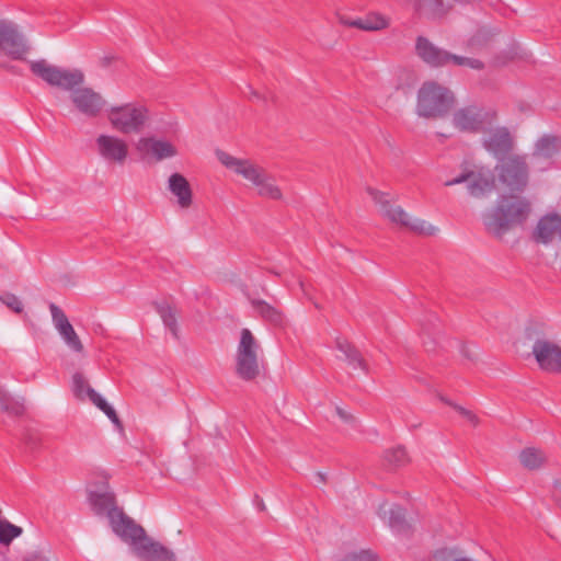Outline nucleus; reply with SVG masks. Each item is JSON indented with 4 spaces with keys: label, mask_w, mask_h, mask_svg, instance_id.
<instances>
[{
    "label": "nucleus",
    "mask_w": 561,
    "mask_h": 561,
    "mask_svg": "<svg viewBox=\"0 0 561 561\" xmlns=\"http://www.w3.org/2000/svg\"><path fill=\"white\" fill-rule=\"evenodd\" d=\"M31 71L51 87L70 91L76 108L87 117H95L103 110L105 100L91 88H80L84 76L79 69H64L48 64L45 59L30 62Z\"/></svg>",
    "instance_id": "nucleus-1"
},
{
    "label": "nucleus",
    "mask_w": 561,
    "mask_h": 561,
    "mask_svg": "<svg viewBox=\"0 0 561 561\" xmlns=\"http://www.w3.org/2000/svg\"><path fill=\"white\" fill-rule=\"evenodd\" d=\"M530 210V203L525 197L503 194L496 205L482 215V221L489 233L502 238L513 227L524 225Z\"/></svg>",
    "instance_id": "nucleus-2"
},
{
    "label": "nucleus",
    "mask_w": 561,
    "mask_h": 561,
    "mask_svg": "<svg viewBox=\"0 0 561 561\" xmlns=\"http://www.w3.org/2000/svg\"><path fill=\"white\" fill-rule=\"evenodd\" d=\"M217 158L225 167L251 182L256 187L260 196L270 199L282 198L280 188L276 185L275 180L262 168L249 160L238 159L220 150L217 151Z\"/></svg>",
    "instance_id": "nucleus-3"
},
{
    "label": "nucleus",
    "mask_w": 561,
    "mask_h": 561,
    "mask_svg": "<svg viewBox=\"0 0 561 561\" xmlns=\"http://www.w3.org/2000/svg\"><path fill=\"white\" fill-rule=\"evenodd\" d=\"M128 543L142 561H175V556L158 541L146 535L145 529L134 520L117 535Z\"/></svg>",
    "instance_id": "nucleus-4"
},
{
    "label": "nucleus",
    "mask_w": 561,
    "mask_h": 561,
    "mask_svg": "<svg viewBox=\"0 0 561 561\" xmlns=\"http://www.w3.org/2000/svg\"><path fill=\"white\" fill-rule=\"evenodd\" d=\"M453 103L454 95L447 88L427 81L419 89L415 111L420 117H442L447 114Z\"/></svg>",
    "instance_id": "nucleus-5"
},
{
    "label": "nucleus",
    "mask_w": 561,
    "mask_h": 561,
    "mask_svg": "<svg viewBox=\"0 0 561 561\" xmlns=\"http://www.w3.org/2000/svg\"><path fill=\"white\" fill-rule=\"evenodd\" d=\"M367 193L379 207L380 214L391 222L423 236H433L438 231L432 224L420 218H411L400 206L392 205L388 194L371 187L367 188Z\"/></svg>",
    "instance_id": "nucleus-6"
},
{
    "label": "nucleus",
    "mask_w": 561,
    "mask_h": 561,
    "mask_svg": "<svg viewBox=\"0 0 561 561\" xmlns=\"http://www.w3.org/2000/svg\"><path fill=\"white\" fill-rule=\"evenodd\" d=\"M261 346L252 332L244 328L236 351V373L242 380L251 381L260 374L259 355Z\"/></svg>",
    "instance_id": "nucleus-7"
},
{
    "label": "nucleus",
    "mask_w": 561,
    "mask_h": 561,
    "mask_svg": "<svg viewBox=\"0 0 561 561\" xmlns=\"http://www.w3.org/2000/svg\"><path fill=\"white\" fill-rule=\"evenodd\" d=\"M415 51L423 62L433 68L444 67L450 64L455 66L469 67L472 69H481L483 67L482 61L454 55L445 49L437 47L424 36H419L416 38Z\"/></svg>",
    "instance_id": "nucleus-8"
},
{
    "label": "nucleus",
    "mask_w": 561,
    "mask_h": 561,
    "mask_svg": "<svg viewBox=\"0 0 561 561\" xmlns=\"http://www.w3.org/2000/svg\"><path fill=\"white\" fill-rule=\"evenodd\" d=\"M89 502L95 515L107 517L111 528L116 536L133 522L130 517L118 508L115 494L110 490L108 485H104L99 491H91Z\"/></svg>",
    "instance_id": "nucleus-9"
},
{
    "label": "nucleus",
    "mask_w": 561,
    "mask_h": 561,
    "mask_svg": "<svg viewBox=\"0 0 561 561\" xmlns=\"http://www.w3.org/2000/svg\"><path fill=\"white\" fill-rule=\"evenodd\" d=\"M106 112L112 127L122 134L139 133L149 117L148 108L139 103L111 106Z\"/></svg>",
    "instance_id": "nucleus-10"
},
{
    "label": "nucleus",
    "mask_w": 561,
    "mask_h": 561,
    "mask_svg": "<svg viewBox=\"0 0 561 561\" xmlns=\"http://www.w3.org/2000/svg\"><path fill=\"white\" fill-rule=\"evenodd\" d=\"M499 181L510 191H523L528 183L529 168L526 156L510 154L495 165Z\"/></svg>",
    "instance_id": "nucleus-11"
},
{
    "label": "nucleus",
    "mask_w": 561,
    "mask_h": 561,
    "mask_svg": "<svg viewBox=\"0 0 561 561\" xmlns=\"http://www.w3.org/2000/svg\"><path fill=\"white\" fill-rule=\"evenodd\" d=\"M461 183H467L468 193L474 198L489 196L495 188L493 172L483 167L462 171L458 176L447 180L445 186H454Z\"/></svg>",
    "instance_id": "nucleus-12"
},
{
    "label": "nucleus",
    "mask_w": 561,
    "mask_h": 561,
    "mask_svg": "<svg viewBox=\"0 0 561 561\" xmlns=\"http://www.w3.org/2000/svg\"><path fill=\"white\" fill-rule=\"evenodd\" d=\"M30 47L18 26L8 21H0V50L15 60L25 58Z\"/></svg>",
    "instance_id": "nucleus-13"
},
{
    "label": "nucleus",
    "mask_w": 561,
    "mask_h": 561,
    "mask_svg": "<svg viewBox=\"0 0 561 561\" xmlns=\"http://www.w3.org/2000/svg\"><path fill=\"white\" fill-rule=\"evenodd\" d=\"M531 353L540 369L561 373V347L557 343L539 337L534 342Z\"/></svg>",
    "instance_id": "nucleus-14"
},
{
    "label": "nucleus",
    "mask_w": 561,
    "mask_h": 561,
    "mask_svg": "<svg viewBox=\"0 0 561 561\" xmlns=\"http://www.w3.org/2000/svg\"><path fill=\"white\" fill-rule=\"evenodd\" d=\"M100 157L108 163L124 164L128 157L127 142L116 136L102 134L95 139Z\"/></svg>",
    "instance_id": "nucleus-15"
},
{
    "label": "nucleus",
    "mask_w": 561,
    "mask_h": 561,
    "mask_svg": "<svg viewBox=\"0 0 561 561\" xmlns=\"http://www.w3.org/2000/svg\"><path fill=\"white\" fill-rule=\"evenodd\" d=\"M53 324L67 347L75 353L83 352V344L69 322L66 313L54 302L49 304Z\"/></svg>",
    "instance_id": "nucleus-16"
},
{
    "label": "nucleus",
    "mask_w": 561,
    "mask_h": 561,
    "mask_svg": "<svg viewBox=\"0 0 561 561\" xmlns=\"http://www.w3.org/2000/svg\"><path fill=\"white\" fill-rule=\"evenodd\" d=\"M485 112L477 106H466L453 115V125L460 131L479 133L485 123Z\"/></svg>",
    "instance_id": "nucleus-17"
},
{
    "label": "nucleus",
    "mask_w": 561,
    "mask_h": 561,
    "mask_svg": "<svg viewBox=\"0 0 561 561\" xmlns=\"http://www.w3.org/2000/svg\"><path fill=\"white\" fill-rule=\"evenodd\" d=\"M483 146L497 160L507 157L514 146V139L506 127L491 129L483 139Z\"/></svg>",
    "instance_id": "nucleus-18"
},
{
    "label": "nucleus",
    "mask_w": 561,
    "mask_h": 561,
    "mask_svg": "<svg viewBox=\"0 0 561 561\" xmlns=\"http://www.w3.org/2000/svg\"><path fill=\"white\" fill-rule=\"evenodd\" d=\"M378 516L388 524L391 530L398 535H405L409 531V524L405 520L404 510L388 502H382L378 507Z\"/></svg>",
    "instance_id": "nucleus-19"
},
{
    "label": "nucleus",
    "mask_w": 561,
    "mask_h": 561,
    "mask_svg": "<svg viewBox=\"0 0 561 561\" xmlns=\"http://www.w3.org/2000/svg\"><path fill=\"white\" fill-rule=\"evenodd\" d=\"M136 148L140 153L151 154L158 161L172 158L178 153L175 147L170 141L153 137L139 138Z\"/></svg>",
    "instance_id": "nucleus-20"
},
{
    "label": "nucleus",
    "mask_w": 561,
    "mask_h": 561,
    "mask_svg": "<svg viewBox=\"0 0 561 561\" xmlns=\"http://www.w3.org/2000/svg\"><path fill=\"white\" fill-rule=\"evenodd\" d=\"M169 192L176 198V204L180 208L187 209L193 204V191L186 180L181 173H172L167 183Z\"/></svg>",
    "instance_id": "nucleus-21"
},
{
    "label": "nucleus",
    "mask_w": 561,
    "mask_h": 561,
    "mask_svg": "<svg viewBox=\"0 0 561 561\" xmlns=\"http://www.w3.org/2000/svg\"><path fill=\"white\" fill-rule=\"evenodd\" d=\"M556 232L561 237V217L558 215H547L538 221L535 239L547 244L552 240Z\"/></svg>",
    "instance_id": "nucleus-22"
},
{
    "label": "nucleus",
    "mask_w": 561,
    "mask_h": 561,
    "mask_svg": "<svg viewBox=\"0 0 561 561\" xmlns=\"http://www.w3.org/2000/svg\"><path fill=\"white\" fill-rule=\"evenodd\" d=\"M336 348L342 354L339 358L346 362L353 370L368 373L367 364L362 354L352 344L345 340H336Z\"/></svg>",
    "instance_id": "nucleus-23"
},
{
    "label": "nucleus",
    "mask_w": 561,
    "mask_h": 561,
    "mask_svg": "<svg viewBox=\"0 0 561 561\" xmlns=\"http://www.w3.org/2000/svg\"><path fill=\"white\" fill-rule=\"evenodd\" d=\"M250 304L253 311L263 320L277 327H283L285 324V316L275 306L270 305L265 300L255 298H251Z\"/></svg>",
    "instance_id": "nucleus-24"
},
{
    "label": "nucleus",
    "mask_w": 561,
    "mask_h": 561,
    "mask_svg": "<svg viewBox=\"0 0 561 561\" xmlns=\"http://www.w3.org/2000/svg\"><path fill=\"white\" fill-rule=\"evenodd\" d=\"M561 148V140L552 135H543L536 144L533 157L536 159H551Z\"/></svg>",
    "instance_id": "nucleus-25"
},
{
    "label": "nucleus",
    "mask_w": 561,
    "mask_h": 561,
    "mask_svg": "<svg viewBox=\"0 0 561 561\" xmlns=\"http://www.w3.org/2000/svg\"><path fill=\"white\" fill-rule=\"evenodd\" d=\"M156 310L161 317L163 324L168 328L171 334L179 337V327L176 321L175 310L167 302L156 304Z\"/></svg>",
    "instance_id": "nucleus-26"
},
{
    "label": "nucleus",
    "mask_w": 561,
    "mask_h": 561,
    "mask_svg": "<svg viewBox=\"0 0 561 561\" xmlns=\"http://www.w3.org/2000/svg\"><path fill=\"white\" fill-rule=\"evenodd\" d=\"M519 460L525 468L535 470L543 465L546 456L542 450L529 447L520 451Z\"/></svg>",
    "instance_id": "nucleus-27"
},
{
    "label": "nucleus",
    "mask_w": 561,
    "mask_h": 561,
    "mask_svg": "<svg viewBox=\"0 0 561 561\" xmlns=\"http://www.w3.org/2000/svg\"><path fill=\"white\" fill-rule=\"evenodd\" d=\"M417 5L419 11L431 19L442 18L446 13L442 0H419Z\"/></svg>",
    "instance_id": "nucleus-28"
},
{
    "label": "nucleus",
    "mask_w": 561,
    "mask_h": 561,
    "mask_svg": "<svg viewBox=\"0 0 561 561\" xmlns=\"http://www.w3.org/2000/svg\"><path fill=\"white\" fill-rule=\"evenodd\" d=\"M23 533L22 527L10 523L8 519L0 518V543L9 546L15 538Z\"/></svg>",
    "instance_id": "nucleus-29"
},
{
    "label": "nucleus",
    "mask_w": 561,
    "mask_h": 561,
    "mask_svg": "<svg viewBox=\"0 0 561 561\" xmlns=\"http://www.w3.org/2000/svg\"><path fill=\"white\" fill-rule=\"evenodd\" d=\"M383 459L387 465L393 468L402 467L409 462L407 450L402 446L387 449Z\"/></svg>",
    "instance_id": "nucleus-30"
},
{
    "label": "nucleus",
    "mask_w": 561,
    "mask_h": 561,
    "mask_svg": "<svg viewBox=\"0 0 561 561\" xmlns=\"http://www.w3.org/2000/svg\"><path fill=\"white\" fill-rule=\"evenodd\" d=\"M350 25L365 31H378L387 26V21L381 16H368L354 20Z\"/></svg>",
    "instance_id": "nucleus-31"
},
{
    "label": "nucleus",
    "mask_w": 561,
    "mask_h": 561,
    "mask_svg": "<svg viewBox=\"0 0 561 561\" xmlns=\"http://www.w3.org/2000/svg\"><path fill=\"white\" fill-rule=\"evenodd\" d=\"M92 388L81 373H75L71 379V390L79 400L88 398V389Z\"/></svg>",
    "instance_id": "nucleus-32"
},
{
    "label": "nucleus",
    "mask_w": 561,
    "mask_h": 561,
    "mask_svg": "<svg viewBox=\"0 0 561 561\" xmlns=\"http://www.w3.org/2000/svg\"><path fill=\"white\" fill-rule=\"evenodd\" d=\"M0 301L16 313H21L23 311L22 301L12 293L7 291L0 294Z\"/></svg>",
    "instance_id": "nucleus-33"
},
{
    "label": "nucleus",
    "mask_w": 561,
    "mask_h": 561,
    "mask_svg": "<svg viewBox=\"0 0 561 561\" xmlns=\"http://www.w3.org/2000/svg\"><path fill=\"white\" fill-rule=\"evenodd\" d=\"M342 561H378V557L370 550H360L359 552L347 554Z\"/></svg>",
    "instance_id": "nucleus-34"
},
{
    "label": "nucleus",
    "mask_w": 561,
    "mask_h": 561,
    "mask_svg": "<svg viewBox=\"0 0 561 561\" xmlns=\"http://www.w3.org/2000/svg\"><path fill=\"white\" fill-rule=\"evenodd\" d=\"M456 551L449 548H442L434 552L431 561H455Z\"/></svg>",
    "instance_id": "nucleus-35"
},
{
    "label": "nucleus",
    "mask_w": 561,
    "mask_h": 561,
    "mask_svg": "<svg viewBox=\"0 0 561 561\" xmlns=\"http://www.w3.org/2000/svg\"><path fill=\"white\" fill-rule=\"evenodd\" d=\"M88 399L98 408L106 402V400L93 388L88 389Z\"/></svg>",
    "instance_id": "nucleus-36"
},
{
    "label": "nucleus",
    "mask_w": 561,
    "mask_h": 561,
    "mask_svg": "<svg viewBox=\"0 0 561 561\" xmlns=\"http://www.w3.org/2000/svg\"><path fill=\"white\" fill-rule=\"evenodd\" d=\"M551 496L556 505L561 508V481L557 480L553 483Z\"/></svg>",
    "instance_id": "nucleus-37"
},
{
    "label": "nucleus",
    "mask_w": 561,
    "mask_h": 561,
    "mask_svg": "<svg viewBox=\"0 0 561 561\" xmlns=\"http://www.w3.org/2000/svg\"><path fill=\"white\" fill-rule=\"evenodd\" d=\"M456 409L471 424H473V425L478 424V417H477V415L473 412H471L470 410H467V409H465L462 407H456Z\"/></svg>",
    "instance_id": "nucleus-38"
},
{
    "label": "nucleus",
    "mask_w": 561,
    "mask_h": 561,
    "mask_svg": "<svg viewBox=\"0 0 561 561\" xmlns=\"http://www.w3.org/2000/svg\"><path fill=\"white\" fill-rule=\"evenodd\" d=\"M335 411H336V414L340 416V419L343 420L344 422L350 423V424L355 423V417L351 413L345 411L344 409L336 407Z\"/></svg>",
    "instance_id": "nucleus-39"
},
{
    "label": "nucleus",
    "mask_w": 561,
    "mask_h": 561,
    "mask_svg": "<svg viewBox=\"0 0 561 561\" xmlns=\"http://www.w3.org/2000/svg\"><path fill=\"white\" fill-rule=\"evenodd\" d=\"M103 413L116 425V426H122L121 424V421L116 414V411L114 410V408L112 405H108V408L103 411Z\"/></svg>",
    "instance_id": "nucleus-40"
},
{
    "label": "nucleus",
    "mask_w": 561,
    "mask_h": 561,
    "mask_svg": "<svg viewBox=\"0 0 561 561\" xmlns=\"http://www.w3.org/2000/svg\"><path fill=\"white\" fill-rule=\"evenodd\" d=\"M11 409V400L9 394L0 392V410L10 411Z\"/></svg>",
    "instance_id": "nucleus-41"
},
{
    "label": "nucleus",
    "mask_w": 561,
    "mask_h": 561,
    "mask_svg": "<svg viewBox=\"0 0 561 561\" xmlns=\"http://www.w3.org/2000/svg\"><path fill=\"white\" fill-rule=\"evenodd\" d=\"M30 561H53L43 551H33L30 553Z\"/></svg>",
    "instance_id": "nucleus-42"
},
{
    "label": "nucleus",
    "mask_w": 561,
    "mask_h": 561,
    "mask_svg": "<svg viewBox=\"0 0 561 561\" xmlns=\"http://www.w3.org/2000/svg\"><path fill=\"white\" fill-rule=\"evenodd\" d=\"M460 352L462 353L463 356H466L470 359L472 358L471 352L467 345H461Z\"/></svg>",
    "instance_id": "nucleus-43"
},
{
    "label": "nucleus",
    "mask_w": 561,
    "mask_h": 561,
    "mask_svg": "<svg viewBox=\"0 0 561 561\" xmlns=\"http://www.w3.org/2000/svg\"><path fill=\"white\" fill-rule=\"evenodd\" d=\"M249 91H250V99L251 100H260L261 99V95L254 91L251 87H249Z\"/></svg>",
    "instance_id": "nucleus-44"
},
{
    "label": "nucleus",
    "mask_w": 561,
    "mask_h": 561,
    "mask_svg": "<svg viewBox=\"0 0 561 561\" xmlns=\"http://www.w3.org/2000/svg\"><path fill=\"white\" fill-rule=\"evenodd\" d=\"M108 405H110V404H108V403H107V401H106V402H105V403H103L99 409L103 412V411H105V410L108 408Z\"/></svg>",
    "instance_id": "nucleus-45"
},
{
    "label": "nucleus",
    "mask_w": 561,
    "mask_h": 561,
    "mask_svg": "<svg viewBox=\"0 0 561 561\" xmlns=\"http://www.w3.org/2000/svg\"><path fill=\"white\" fill-rule=\"evenodd\" d=\"M317 476L319 477V479H320L321 481H324V477H323V474H322V473H317Z\"/></svg>",
    "instance_id": "nucleus-46"
},
{
    "label": "nucleus",
    "mask_w": 561,
    "mask_h": 561,
    "mask_svg": "<svg viewBox=\"0 0 561 561\" xmlns=\"http://www.w3.org/2000/svg\"><path fill=\"white\" fill-rule=\"evenodd\" d=\"M299 285H300L301 289L305 290V284L302 280H299Z\"/></svg>",
    "instance_id": "nucleus-47"
}]
</instances>
